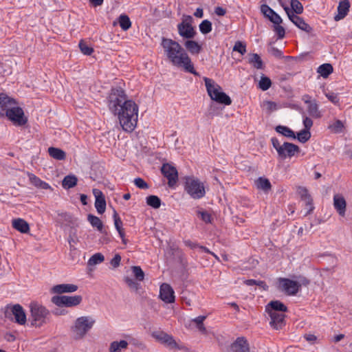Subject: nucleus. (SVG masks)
<instances>
[{
	"mask_svg": "<svg viewBox=\"0 0 352 352\" xmlns=\"http://www.w3.org/2000/svg\"><path fill=\"white\" fill-rule=\"evenodd\" d=\"M110 111L117 116L122 129L133 131L138 122V106L128 99L125 91L120 87L113 88L107 98Z\"/></svg>",
	"mask_w": 352,
	"mask_h": 352,
	"instance_id": "nucleus-1",
	"label": "nucleus"
},
{
	"mask_svg": "<svg viewBox=\"0 0 352 352\" xmlns=\"http://www.w3.org/2000/svg\"><path fill=\"white\" fill-rule=\"evenodd\" d=\"M162 46L166 56L173 65L182 67L185 71L199 76V74L195 70L188 55L177 42L170 38H163Z\"/></svg>",
	"mask_w": 352,
	"mask_h": 352,
	"instance_id": "nucleus-2",
	"label": "nucleus"
},
{
	"mask_svg": "<svg viewBox=\"0 0 352 352\" xmlns=\"http://www.w3.org/2000/svg\"><path fill=\"white\" fill-rule=\"evenodd\" d=\"M96 323L95 319L89 316H81L76 319L71 327V332L74 340L84 338Z\"/></svg>",
	"mask_w": 352,
	"mask_h": 352,
	"instance_id": "nucleus-3",
	"label": "nucleus"
},
{
	"mask_svg": "<svg viewBox=\"0 0 352 352\" xmlns=\"http://www.w3.org/2000/svg\"><path fill=\"white\" fill-rule=\"evenodd\" d=\"M271 142L273 147L276 149L278 157L281 160H285L287 157L292 158L296 153L300 152L298 146L289 142L280 144L276 138H272Z\"/></svg>",
	"mask_w": 352,
	"mask_h": 352,
	"instance_id": "nucleus-4",
	"label": "nucleus"
},
{
	"mask_svg": "<svg viewBox=\"0 0 352 352\" xmlns=\"http://www.w3.org/2000/svg\"><path fill=\"white\" fill-rule=\"evenodd\" d=\"M184 180V190L192 198L199 199L204 197L205 187L199 179L194 177H186Z\"/></svg>",
	"mask_w": 352,
	"mask_h": 352,
	"instance_id": "nucleus-5",
	"label": "nucleus"
},
{
	"mask_svg": "<svg viewBox=\"0 0 352 352\" xmlns=\"http://www.w3.org/2000/svg\"><path fill=\"white\" fill-rule=\"evenodd\" d=\"M30 308L32 325L41 327L46 323L50 312L45 307L37 302H32Z\"/></svg>",
	"mask_w": 352,
	"mask_h": 352,
	"instance_id": "nucleus-6",
	"label": "nucleus"
},
{
	"mask_svg": "<svg viewBox=\"0 0 352 352\" xmlns=\"http://www.w3.org/2000/svg\"><path fill=\"white\" fill-rule=\"evenodd\" d=\"M302 284L298 281L286 278L278 279V289L288 296L296 295L301 288Z\"/></svg>",
	"mask_w": 352,
	"mask_h": 352,
	"instance_id": "nucleus-7",
	"label": "nucleus"
},
{
	"mask_svg": "<svg viewBox=\"0 0 352 352\" xmlns=\"http://www.w3.org/2000/svg\"><path fill=\"white\" fill-rule=\"evenodd\" d=\"M6 116L15 126H22L28 122V118L24 115L22 108L14 105L5 113Z\"/></svg>",
	"mask_w": 352,
	"mask_h": 352,
	"instance_id": "nucleus-8",
	"label": "nucleus"
},
{
	"mask_svg": "<svg viewBox=\"0 0 352 352\" xmlns=\"http://www.w3.org/2000/svg\"><path fill=\"white\" fill-rule=\"evenodd\" d=\"M81 296H54L51 301L58 307H71L78 305L82 302Z\"/></svg>",
	"mask_w": 352,
	"mask_h": 352,
	"instance_id": "nucleus-9",
	"label": "nucleus"
},
{
	"mask_svg": "<svg viewBox=\"0 0 352 352\" xmlns=\"http://www.w3.org/2000/svg\"><path fill=\"white\" fill-rule=\"evenodd\" d=\"M192 17L184 16L182 22L177 25L179 34L184 38H192L195 35V31L192 26Z\"/></svg>",
	"mask_w": 352,
	"mask_h": 352,
	"instance_id": "nucleus-10",
	"label": "nucleus"
},
{
	"mask_svg": "<svg viewBox=\"0 0 352 352\" xmlns=\"http://www.w3.org/2000/svg\"><path fill=\"white\" fill-rule=\"evenodd\" d=\"M163 175L168 179V185L173 188L178 181V172L176 168L168 163L164 164L161 168Z\"/></svg>",
	"mask_w": 352,
	"mask_h": 352,
	"instance_id": "nucleus-11",
	"label": "nucleus"
},
{
	"mask_svg": "<svg viewBox=\"0 0 352 352\" xmlns=\"http://www.w3.org/2000/svg\"><path fill=\"white\" fill-rule=\"evenodd\" d=\"M204 80L205 82L207 93L211 100L220 103V90L219 85L216 84L212 79L207 77H204Z\"/></svg>",
	"mask_w": 352,
	"mask_h": 352,
	"instance_id": "nucleus-12",
	"label": "nucleus"
},
{
	"mask_svg": "<svg viewBox=\"0 0 352 352\" xmlns=\"http://www.w3.org/2000/svg\"><path fill=\"white\" fill-rule=\"evenodd\" d=\"M284 9L291 21L294 23L299 29L307 33H310L312 31V28L301 17L294 14L292 10H289V8L285 6Z\"/></svg>",
	"mask_w": 352,
	"mask_h": 352,
	"instance_id": "nucleus-13",
	"label": "nucleus"
},
{
	"mask_svg": "<svg viewBox=\"0 0 352 352\" xmlns=\"http://www.w3.org/2000/svg\"><path fill=\"white\" fill-rule=\"evenodd\" d=\"M9 310L14 317V322L19 324H25L26 322V315L23 308L19 305L16 304L11 307H7L6 315L8 316Z\"/></svg>",
	"mask_w": 352,
	"mask_h": 352,
	"instance_id": "nucleus-14",
	"label": "nucleus"
},
{
	"mask_svg": "<svg viewBox=\"0 0 352 352\" xmlns=\"http://www.w3.org/2000/svg\"><path fill=\"white\" fill-rule=\"evenodd\" d=\"M153 336L162 344L170 349H179L173 337L164 331H157L153 333Z\"/></svg>",
	"mask_w": 352,
	"mask_h": 352,
	"instance_id": "nucleus-15",
	"label": "nucleus"
},
{
	"mask_svg": "<svg viewBox=\"0 0 352 352\" xmlns=\"http://www.w3.org/2000/svg\"><path fill=\"white\" fill-rule=\"evenodd\" d=\"M17 104V102L13 98L8 96L4 93H0V116H5V113L14 105Z\"/></svg>",
	"mask_w": 352,
	"mask_h": 352,
	"instance_id": "nucleus-16",
	"label": "nucleus"
},
{
	"mask_svg": "<svg viewBox=\"0 0 352 352\" xmlns=\"http://www.w3.org/2000/svg\"><path fill=\"white\" fill-rule=\"evenodd\" d=\"M160 297L166 303H172L175 301V292L170 285L163 283L160 286Z\"/></svg>",
	"mask_w": 352,
	"mask_h": 352,
	"instance_id": "nucleus-17",
	"label": "nucleus"
},
{
	"mask_svg": "<svg viewBox=\"0 0 352 352\" xmlns=\"http://www.w3.org/2000/svg\"><path fill=\"white\" fill-rule=\"evenodd\" d=\"M270 317V324L275 329H280L285 325V315L283 312L267 313Z\"/></svg>",
	"mask_w": 352,
	"mask_h": 352,
	"instance_id": "nucleus-18",
	"label": "nucleus"
},
{
	"mask_svg": "<svg viewBox=\"0 0 352 352\" xmlns=\"http://www.w3.org/2000/svg\"><path fill=\"white\" fill-rule=\"evenodd\" d=\"M93 194L96 198L95 207L97 212L99 214H103L106 210V201L104 195L100 190L96 188L93 189Z\"/></svg>",
	"mask_w": 352,
	"mask_h": 352,
	"instance_id": "nucleus-19",
	"label": "nucleus"
},
{
	"mask_svg": "<svg viewBox=\"0 0 352 352\" xmlns=\"http://www.w3.org/2000/svg\"><path fill=\"white\" fill-rule=\"evenodd\" d=\"M261 11L264 16L273 24H277L283 22L281 17L268 6L265 4L262 5L261 6Z\"/></svg>",
	"mask_w": 352,
	"mask_h": 352,
	"instance_id": "nucleus-20",
	"label": "nucleus"
},
{
	"mask_svg": "<svg viewBox=\"0 0 352 352\" xmlns=\"http://www.w3.org/2000/svg\"><path fill=\"white\" fill-rule=\"evenodd\" d=\"M301 200H307V212L306 214H310L314 210L313 199L305 187L299 186L297 190Z\"/></svg>",
	"mask_w": 352,
	"mask_h": 352,
	"instance_id": "nucleus-21",
	"label": "nucleus"
},
{
	"mask_svg": "<svg viewBox=\"0 0 352 352\" xmlns=\"http://www.w3.org/2000/svg\"><path fill=\"white\" fill-rule=\"evenodd\" d=\"M333 206L340 216L345 215L346 202L342 195L336 194L333 196Z\"/></svg>",
	"mask_w": 352,
	"mask_h": 352,
	"instance_id": "nucleus-22",
	"label": "nucleus"
},
{
	"mask_svg": "<svg viewBox=\"0 0 352 352\" xmlns=\"http://www.w3.org/2000/svg\"><path fill=\"white\" fill-rule=\"evenodd\" d=\"M266 313H285L287 311V307L279 300H272L266 306L265 309Z\"/></svg>",
	"mask_w": 352,
	"mask_h": 352,
	"instance_id": "nucleus-23",
	"label": "nucleus"
},
{
	"mask_svg": "<svg viewBox=\"0 0 352 352\" xmlns=\"http://www.w3.org/2000/svg\"><path fill=\"white\" fill-rule=\"evenodd\" d=\"M78 289V286L74 284H59L54 285L51 292L54 294H61L63 293H72Z\"/></svg>",
	"mask_w": 352,
	"mask_h": 352,
	"instance_id": "nucleus-24",
	"label": "nucleus"
},
{
	"mask_svg": "<svg viewBox=\"0 0 352 352\" xmlns=\"http://www.w3.org/2000/svg\"><path fill=\"white\" fill-rule=\"evenodd\" d=\"M351 7L349 1H340L337 8L338 13L334 16L336 21L343 19L347 14Z\"/></svg>",
	"mask_w": 352,
	"mask_h": 352,
	"instance_id": "nucleus-25",
	"label": "nucleus"
},
{
	"mask_svg": "<svg viewBox=\"0 0 352 352\" xmlns=\"http://www.w3.org/2000/svg\"><path fill=\"white\" fill-rule=\"evenodd\" d=\"M233 352H249V344L244 338H238L232 344Z\"/></svg>",
	"mask_w": 352,
	"mask_h": 352,
	"instance_id": "nucleus-26",
	"label": "nucleus"
},
{
	"mask_svg": "<svg viewBox=\"0 0 352 352\" xmlns=\"http://www.w3.org/2000/svg\"><path fill=\"white\" fill-rule=\"evenodd\" d=\"M12 227L21 233H28L30 231L29 224L23 219H14L12 221Z\"/></svg>",
	"mask_w": 352,
	"mask_h": 352,
	"instance_id": "nucleus-27",
	"label": "nucleus"
},
{
	"mask_svg": "<svg viewBox=\"0 0 352 352\" xmlns=\"http://www.w3.org/2000/svg\"><path fill=\"white\" fill-rule=\"evenodd\" d=\"M305 103L307 104V112L309 115L314 118H319L322 116L320 111L318 109V105L314 101H305Z\"/></svg>",
	"mask_w": 352,
	"mask_h": 352,
	"instance_id": "nucleus-28",
	"label": "nucleus"
},
{
	"mask_svg": "<svg viewBox=\"0 0 352 352\" xmlns=\"http://www.w3.org/2000/svg\"><path fill=\"white\" fill-rule=\"evenodd\" d=\"M113 219H114V225L116 229L119 233L120 236L122 239V243L124 244H126V240L124 238V232L122 229V221H121L120 217L118 216L117 212L116 210L113 211Z\"/></svg>",
	"mask_w": 352,
	"mask_h": 352,
	"instance_id": "nucleus-29",
	"label": "nucleus"
},
{
	"mask_svg": "<svg viewBox=\"0 0 352 352\" xmlns=\"http://www.w3.org/2000/svg\"><path fill=\"white\" fill-rule=\"evenodd\" d=\"M129 343L126 340L113 341L110 344L109 352H121L128 348Z\"/></svg>",
	"mask_w": 352,
	"mask_h": 352,
	"instance_id": "nucleus-30",
	"label": "nucleus"
},
{
	"mask_svg": "<svg viewBox=\"0 0 352 352\" xmlns=\"http://www.w3.org/2000/svg\"><path fill=\"white\" fill-rule=\"evenodd\" d=\"M28 177L31 184H33L36 188H39L41 189L51 188L50 186L47 183L42 181L40 178H38L32 173H28Z\"/></svg>",
	"mask_w": 352,
	"mask_h": 352,
	"instance_id": "nucleus-31",
	"label": "nucleus"
},
{
	"mask_svg": "<svg viewBox=\"0 0 352 352\" xmlns=\"http://www.w3.org/2000/svg\"><path fill=\"white\" fill-rule=\"evenodd\" d=\"M255 185L259 190L268 192L272 188V184L267 178L260 177L255 181Z\"/></svg>",
	"mask_w": 352,
	"mask_h": 352,
	"instance_id": "nucleus-32",
	"label": "nucleus"
},
{
	"mask_svg": "<svg viewBox=\"0 0 352 352\" xmlns=\"http://www.w3.org/2000/svg\"><path fill=\"white\" fill-rule=\"evenodd\" d=\"M275 130L277 133L283 135L286 138H292L294 140L296 138L294 131L286 126L278 125L275 128Z\"/></svg>",
	"mask_w": 352,
	"mask_h": 352,
	"instance_id": "nucleus-33",
	"label": "nucleus"
},
{
	"mask_svg": "<svg viewBox=\"0 0 352 352\" xmlns=\"http://www.w3.org/2000/svg\"><path fill=\"white\" fill-rule=\"evenodd\" d=\"M48 153L52 157L57 160H63L66 157L65 152L58 148L50 147Z\"/></svg>",
	"mask_w": 352,
	"mask_h": 352,
	"instance_id": "nucleus-34",
	"label": "nucleus"
},
{
	"mask_svg": "<svg viewBox=\"0 0 352 352\" xmlns=\"http://www.w3.org/2000/svg\"><path fill=\"white\" fill-rule=\"evenodd\" d=\"M77 182L78 179L75 175H69L63 179L62 186L65 189H69L76 186Z\"/></svg>",
	"mask_w": 352,
	"mask_h": 352,
	"instance_id": "nucleus-35",
	"label": "nucleus"
},
{
	"mask_svg": "<svg viewBox=\"0 0 352 352\" xmlns=\"http://www.w3.org/2000/svg\"><path fill=\"white\" fill-rule=\"evenodd\" d=\"M206 316H199L195 318L192 319L191 322L195 323L197 329L202 334H206L207 331L204 324V321L206 320Z\"/></svg>",
	"mask_w": 352,
	"mask_h": 352,
	"instance_id": "nucleus-36",
	"label": "nucleus"
},
{
	"mask_svg": "<svg viewBox=\"0 0 352 352\" xmlns=\"http://www.w3.org/2000/svg\"><path fill=\"white\" fill-rule=\"evenodd\" d=\"M333 71V66L329 63H324L318 68V73L323 78H327Z\"/></svg>",
	"mask_w": 352,
	"mask_h": 352,
	"instance_id": "nucleus-37",
	"label": "nucleus"
},
{
	"mask_svg": "<svg viewBox=\"0 0 352 352\" xmlns=\"http://www.w3.org/2000/svg\"><path fill=\"white\" fill-rule=\"evenodd\" d=\"M87 219L94 228H96L98 231L102 233L103 232L102 222L98 217H96L93 214H89Z\"/></svg>",
	"mask_w": 352,
	"mask_h": 352,
	"instance_id": "nucleus-38",
	"label": "nucleus"
},
{
	"mask_svg": "<svg viewBox=\"0 0 352 352\" xmlns=\"http://www.w3.org/2000/svg\"><path fill=\"white\" fill-rule=\"evenodd\" d=\"M344 128L343 122L340 120H336L329 124L328 129L333 133H340Z\"/></svg>",
	"mask_w": 352,
	"mask_h": 352,
	"instance_id": "nucleus-39",
	"label": "nucleus"
},
{
	"mask_svg": "<svg viewBox=\"0 0 352 352\" xmlns=\"http://www.w3.org/2000/svg\"><path fill=\"white\" fill-rule=\"evenodd\" d=\"M287 1H283V6L285 8V6L287 7ZM288 3H290L291 8H289L290 10H292L294 14H301L303 11V6L300 1H288Z\"/></svg>",
	"mask_w": 352,
	"mask_h": 352,
	"instance_id": "nucleus-40",
	"label": "nucleus"
},
{
	"mask_svg": "<svg viewBox=\"0 0 352 352\" xmlns=\"http://www.w3.org/2000/svg\"><path fill=\"white\" fill-rule=\"evenodd\" d=\"M185 47L192 54H198L201 50V46L195 41H187Z\"/></svg>",
	"mask_w": 352,
	"mask_h": 352,
	"instance_id": "nucleus-41",
	"label": "nucleus"
},
{
	"mask_svg": "<svg viewBox=\"0 0 352 352\" xmlns=\"http://www.w3.org/2000/svg\"><path fill=\"white\" fill-rule=\"evenodd\" d=\"M118 22L122 30L126 31L131 26V22L129 17L126 14H121L119 16Z\"/></svg>",
	"mask_w": 352,
	"mask_h": 352,
	"instance_id": "nucleus-42",
	"label": "nucleus"
},
{
	"mask_svg": "<svg viewBox=\"0 0 352 352\" xmlns=\"http://www.w3.org/2000/svg\"><path fill=\"white\" fill-rule=\"evenodd\" d=\"M80 52L87 56H90L94 52V49L92 47L88 45L87 42L84 40H81L78 44Z\"/></svg>",
	"mask_w": 352,
	"mask_h": 352,
	"instance_id": "nucleus-43",
	"label": "nucleus"
},
{
	"mask_svg": "<svg viewBox=\"0 0 352 352\" xmlns=\"http://www.w3.org/2000/svg\"><path fill=\"white\" fill-rule=\"evenodd\" d=\"M146 204L152 208L157 209L161 206L160 199L155 195H150L146 197Z\"/></svg>",
	"mask_w": 352,
	"mask_h": 352,
	"instance_id": "nucleus-44",
	"label": "nucleus"
},
{
	"mask_svg": "<svg viewBox=\"0 0 352 352\" xmlns=\"http://www.w3.org/2000/svg\"><path fill=\"white\" fill-rule=\"evenodd\" d=\"M249 63L254 66V67L256 69H262L263 68V61L257 54H252L251 57L249 59Z\"/></svg>",
	"mask_w": 352,
	"mask_h": 352,
	"instance_id": "nucleus-45",
	"label": "nucleus"
},
{
	"mask_svg": "<svg viewBox=\"0 0 352 352\" xmlns=\"http://www.w3.org/2000/svg\"><path fill=\"white\" fill-rule=\"evenodd\" d=\"M272 85V81L270 78L262 76L258 82V87L263 91H267Z\"/></svg>",
	"mask_w": 352,
	"mask_h": 352,
	"instance_id": "nucleus-46",
	"label": "nucleus"
},
{
	"mask_svg": "<svg viewBox=\"0 0 352 352\" xmlns=\"http://www.w3.org/2000/svg\"><path fill=\"white\" fill-rule=\"evenodd\" d=\"M296 136L300 142L305 143L310 139L311 133L307 129H302Z\"/></svg>",
	"mask_w": 352,
	"mask_h": 352,
	"instance_id": "nucleus-47",
	"label": "nucleus"
},
{
	"mask_svg": "<svg viewBox=\"0 0 352 352\" xmlns=\"http://www.w3.org/2000/svg\"><path fill=\"white\" fill-rule=\"evenodd\" d=\"M104 256L101 253L94 254L88 261L89 265H95L103 262Z\"/></svg>",
	"mask_w": 352,
	"mask_h": 352,
	"instance_id": "nucleus-48",
	"label": "nucleus"
},
{
	"mask_svg": "<svg viewBox=\"0 0 352 352\" xmlns=\"http://www.w3.org/2000/svg\"><path fill=\"white\" fill-rule=\"evenodd\" d=\"M135 278L139 281H142L144 278V273L140 266H133L131 267Z\"/></svg>",
	"mask_w": 352,
	"mask_h": 352,
	"instance_id": "nucleus-49",
	"label": "nucleus"
},
{
	"mask_svg": "<svg viewBox=\"0 0 352 352\" xmlns=\"http://www.w3.org/2000/svg\"><path fill=\"white\" fill-rule=\"evenodd\" d=\"M233 51L238 52L241 55H244L246 53L245 43L240 41H236L233 47Z\"/></svg>",
	"mask_w": 352,
	"mask_h": 352,
	"instance_id": "nucleus-50",
	"label": "nucleus"
},
{
	"mask_svg": "<svg viewBox=\"0 0 352 352\" xmlns=\"http://www.w3.org/2000/svg\"><path fill=\"white\" fill-rule=\"evenodd\" d=\"M282 23H278L277 24H274V31L278 36V38L282 39L285 37V30L280 25Z\"/></svg>",
	"mask_w": 352,
	"mask_h": 352,
	"instance_id": "nucleus-51",
	"label": "nucleus"
},
{
	"mask_svg": "<svg viewBox=\"0 0 352 352\" xmlns=\"http://www.w3.org/2000/svg\"><path fill=\"white\" fill-rule=\"evenodd\" d=\"M199 30L203 34H208L212 30V23L208 20H204L199 25Z\"/></svg>",
	"mask_w": 352,
	"mask_h": 352,
	"instance_id": "nucleus-52",
	"label": "nucleus"
},
{
	"mask_svg": "<svg viewBox=\"0 0 352 352\" xmlns=\"http://www.w3.org/2000/svg\"><path fill=\"white\" fill-rule=\"evenodd\" d=\"M124 282L127 284L131 289L138 291L140 288V284L129 277H125Z\"/></svg>",
	"mask_w": 352,
	"mask_h": 352,
	"instance_id": "nucleus-53",
	"label": "nucleus"
},
{
	"mask_svg": "<svg viewBox=\"0 0 352 352\" xmlns=\"http://www.w3.org/2000/svg\"><path fill=\"white\" fill-rule=\"evenodd\" d=\"M58 215L60 217L59 220L62 222L67 223H72V217L68 212H58Z\"/></svg>",
	"mask_w": 352,
	"mask_h": 352,
	"instance_id": "nucleus-54",
	"label": "nucleus"
},
{
	"mask_svg": "<svg viewBox=\"0 0 352 352\" xmlns=\"http://www.w3.org/2000/svg\"><path fill=\"white\" fill-rule=\"evenodd\" d=\"M325 96L334 104H339L340 99L337 94H335L333 92H329L325 94Z\"/></svg>",
	"mask_w": 352,
	"mask_h": 352,
	"instance_id": "nucleus-55",
	"label": "nucleus"
},
{
	"mask_svg": "<svg viewBox=\"0 0 352 352\" xmlns=\"http://www.w3.org/2000/svg\"><path fill=\"white\" fill-rule=\"evenodd\" d=\"M134 184L138 188L140 189H147L148 188L147 183L140 177L135 178L134 179Z\"/></svg>",
	"mask_w": 352,
	"mask_h": 352,
	"instance_id": "nucleus-56",
	"label": "nucleus"
},
{
	"mask_svg": "<svg viewBox=\"0 0 352 352\" xmlns=\"http://www.w3.org/2000/svg\"><path fill=\"white\" fill-rule=\"evenodd\" d=\"M121 261V256L119 254H116L114 257L111 260L110 263L113 268H117L120 266Z\"/></svg>",
	"mask_w": 352,
	"mask_h": 352,
	"instance_id": "nucleus-57",
	"label": "nucleus"
},
{
	"mask_svg": "<svg viewBox=\"0 0 352 352\" xmlns=\"http://www.w3.org/2000/svg\"><path fill=\"white\" fill-rule=\"evenodd\" d=\"M264 107L270 111H273L277 109V104L272 101H266L264 102Z\"/></svg>",
	"mask_w": 352,
	"mask_h": 352,
	"instance_id": "nucleus-58",
	"label": "nucleus"
},
{
	"mask_svg": "<svg viewBox=\"0 0 352 352\" xmlns=\"http://www.w3.org/2000/svg\"><path fill=\"white\" fill-rule=\"evenodd\" d=\"M198 215H200L201 219L206 222V223H209L210 222V214L209 213H208L207 212H204V211H198L197 212Z\"/></svg>",
	"mask_w": 352,
	"mask_h": 352,
	"instance_id": "nucleus-59",
	"label": "nucleus"
},
{
	"mask_svg": "<svg viewBox=\"0 0 352 352\" xmlns=\"http://www.w3.org/2000/svg\"><path fill=\"white\" fill-rule=\"evenodd\" d=\"M232 103V100L229 96L226 93L221 91V104L230 105Z\"/></svg>",
	"mask_w": 352,
	"mask_h": 352,
	"instance_id": "nucleus-60",
	"label": "nucleus"
},
{
	"mask_svg": "<svg viewBox=\"0 0 352 352\" xmlns=\"http://www.w3.org/2000/svg\"><path fill=\"white\" fill-rule=\"evenodd\" d=\"M303 125L305 126L304 129H307L309 131L313 126L312 120L308 117H305L303 118Z\"/></svg>",
	"mask_w": 352,
	"mask_h": 352,
	"instance_id": "nucleus-61",
	"label": "nucleus"
},
{
	"mask_svg": "<svg viewBox=\"0 0 352 352\" xmlns=\"http://www.w3.org/2000/svg\"><path fill=\"white\" fill-rule=\"evenodd\" d=\"M255 285L261 287L263 290L265 291L268 289V285L263 280H256Z\"/></svg>",
	"mask_w": 352,
	"mask_h": 352,
	"instance_id": "nucleus-62",
	"label": "nucleus"
},
{
	"mask_svg": "<svg viewBox=\"0 0 352 352\" xmlns=\"http://www.w3.org/2000/svg\"><path fill=\"white\" fill-rule=\"evenodd\" d=\"M271 51H272V54L274 56H276V57H277V58H281V57H282V56H283V53H282V52H281L280 50H278V49H277V48H276V47H273V48H272V50H271Z\"/></svg>",
	"mask_w": 352,
	"mask_h": 352,
	"instance_id": "nucleus-63",
	"label": "nucleus"
},
{
	"mask_svg": "<svg viewBox=\"0 0 352 352\" xmlns=\"http://www.w3.org/2000/svg\"><path fill=\"white\" fill-rule=\"evenodd\" d=\"M304 337L309 342H314L317 340V337L314 334H305Z\"/></svg>",
	"mask_w": 352,
	"mask_h": 352,
	"instance_id": "nucleus-64",
	"label": "nucleus"
}]
</instances>
